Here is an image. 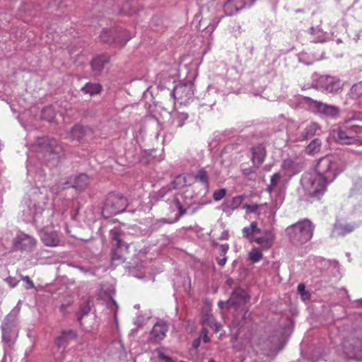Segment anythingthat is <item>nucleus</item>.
I'll list each match as a JSON object with an SVG mask.
<instances>
[{
  "mask_svg": "<svg viewBox=\"0 0 362 362\" xmlns=\"http://www.w3.org/2000/svg\"><path fill=\"white\" fill-rule=\"evenodd\" d=\"M218 21L214 17L209 8L202 7L198 13H197L192 21V25L199 31H202L204 36L210 37Z\"/></svg>",
  "mask_w": 362,
  "mask_h": 362,
  "instance_id": "obj_9",
  "label": "nucleus"
},
{
  "mask_svg": "<svg viewBox=\"0 0 362 362\" xmlns=\"http://www.w3.org/2000/svg\"><path fill=\"white\" fill-rule=\"evenodd\" d=\"M13 90L10 84H4L0 82V99L6 101L13 112H18L17 118L21 125L27 130V124L25 122L35 118L39 112V107L33 105L29 109H26V102L23 99H18L16 103H13L11 100Z\"/></svg>",
  "mask_w": 362,
  "mask_h": 362,
  "instance_id": "obj_5",
  "label": "nucleus"
},
{
  "mask_svg": "<svg viewBox=\"0 0 362 362\" xmlns=\"http://www.w3.org/2000/svg\"><path fill=\"white\" fill-rule=\"evenodd\" d=\"M338 160L333 156L321 158L314 172L303 175L301 185L304 190L312 197L319 199L327 191V186L339 174Z\"/></svg>",
  "mask_w": 362,
  "mask_h": 362,
  "instance_id": "obj_2",
  "label": "nucleus"
},
{
  "mask_svg": "<svg viewBox=\"0 0 362 362\" xmlns=\"http://www.w3.org/2000/svg\"><path fill=\"white\" fill-rule=\"evenodd\" d=\"M309 33L313 36L311 41L313 42H324L328 40V34L319 28L311 27Z\"/></svg>",
  "mask_w": 362,
  "mask_h": 362,
  "instance_id": "obj_33",
  "label": "nucleus"
},
{
  "mask_svg": "<svg viewBox=\"0 0 362 362\" xmlns=\"http://www.w3.org/2000/svg\"><path fill=\"white\" fill-rule=\"evenodd\" d=\"M358 226L356 223H341L339 221L336 222L332 233V235L344 236L353 232Z\"/></svg>",
  "mask_w": 362,
  "mask_h": 362,
  "instance_id": "obj_24",
  "label": "nucleus"
},
{
  "mask_svg": "<svg viewBox=\"0 0 362 362\" xmlns=\"http://www.w3.org/2000/svg\"><path fill=\"white\" fill-rule=\"evenodd\" d=\"M186 74L185 78L187 81L175 86L172 92V95L175 103L181 105H186L191 103L194 99V87L192 80L197 76L195 71H189L187 65H180L179 69L177 67L171 69L170 71L168 81L175 82V80L181 76L182 74Z\"/></svg>",
  "mask_w": 362,
  "mask_h": 362,
  "instance_id": "obj_4",
  "label": "nucleus"
},
{
  "mask_svg": "<svg viewBox=\"0 0 362 362\" xmlns=\"http://www.w3.org/2000/svg\"><path fill=\"white\" fill-rule=\"evenodd\" d=\"M69 362H81V361L78 358H76L75 360L69 361Z\"/></svg>",
  "mask_w": 362,
  "mask_h": 362,
  "instance_id": "obj_64",
  "label": "nucleus"
},
{
  "mask_svg": "<svg viewBox=\"0 0 362 362\" xmlns=\"http://www.w3.org/2000/svg\"><path fill=\"white\" fill-rule=\"evenodd\" d=\"M226 194V189L225 188H222L218 190H216L213 193V198L214 201L218 202L221 200Z\"/></svg>",
  "mask_w": 362,
  "mask_h": 362,
  "instance_id": "obj_46",
  "label": "nucleus"
},
{
  "mask_svg": "<svg viewBox=\"0 0 362 362\" xmlns=\"http://www.w3.org/2000/svg\"><path fill=\"white\" fill-rule=\"evenodd\" d=\"M303 170L300 163L291 158H286L282 160L281 170L284 175L289 178L298 174Z\"/></svg>",
  "mask_w": 362,
  "mask_h": 362,
  "instance_id": "obj_16",
  "label": "nucleus"
},
{
  "mask_svg": "<svg viewBox=\"0 0 362 362\" xmlns=\"http://www.w3.org/2000/svg\"><path fill=\"white\" fill-rule=\"evenodd\" d=\"M19 313L20 308L17 305L5 317L1 325L2 339L9 346L18 337Z\"/></svg>",
  "mask_w": 362,
  "mask_h": 362,
  "instance_id": "obj_10",
  "label": "nucleus"
},
{
  "mask_svg": "<svg viewBox=\"0 0 362 362\" xmlns=\"http://www.w3.org/2000/svg\"><path fill=\"white\" fill-rule=\"evenodd\" d=\"M200 342H201V338L200 337H198L197 339H194L192 342V346L194 348V349H197L199 345H200Z\"/></svg>",
  "mask_w": 362,
  "mask_h": 362,
  "instance_id": "obj_58",
  "label": "nucleus"
},
{
  "mask_svg": "<svg viewBox=\"0 0 362 362\" xmlns=\"http://www.w3.org/2000/svg\"><path fill=\"white\" fill-rule=\"evenodd\" d=\"M128 205L126 197L119 193H110L103 209V214L107 218L125 211Z\"/></svg>",
  "mask_w": 362,
  "mask_h": 362,
  "instance_id": "obj_11",
  "label": "nucleus"
},
{
  "mask_svg": "<svg viewBox=\"0 0 362 362\" xmlns=\"http://www.w3.org/2000/svg\"><path fill=\"white\" fill-rule=\"evenodd\" d=\"M306 102L310 110L321 115L334 118L339 114V109L334 105L323 103L310 98H306Z\"/></svg>",
  "mask_w": 362,
  "mask_h": 362,
  "instance_id": "obj_14",
  "label": "nucleus"
},
{
  "mask_svg": "<svg viewBox=\"0 0 362 362\" xmlns=\"http://www.w3.org/2000/svg\"><path fill=\"white\" fill-rule=\"evenodd\" d=\"M249 300L250 296L244 289L241 288H236L233 291L227 304L230 307H238L240 306L241 304L246 303Z\"/></svg>",
  "mask_w": 362,
  "mask_h": 362,
  "instance_id": "obj_20",
  "label": "nucleus"
},
{
  "mask_svg": "<svg viewBox=\"0 0 362 362\" xmlns=\"http://www.w3.org/2000/svg\"><path fill=\"white\" fill-rule=\"evenodd\" d=\"M144 323V319L142 317H138L134 322V324L138 326H142Z\"/></svg>",
  "mask_w": 362,
  "mask_h": 362,
  "instance_id": "obj_57",
  "label": "nucleus"
},
{
  "mask_svg": "<svg viewBox=\"0 0 362 362\" xmlns=\"http://www.w3.org/2000/svg\"><path fill=\"white\" fill-rule=\"evenodd\" d=\"M188 175L186 174H182L177 175L173 182L174 188H181L184 186L188 185L190 182L187 180Z\"/></svg>",
  "mask_w": 362,
  "mask_h": 362,
  "instance_id": "obj_42",
  "label": "nucleus"
},
{
  "mask_svg": "<svg viewBox=\"0 0 362 362\" xmlns=\"http://www.w3.org/2000/svg\"><path fill=\"white\" fill-rule=\"evenodd\" d=\"M208 173L204 168L198 170L195 179L200 182L206 188L209 186Z\"/></svg>",
  "mask_w": 362,
  "mask_h": 362,
  "instance_id": "obj_43",
  "label": "nucleus"
},
{
  "mask_svg": "<svg viewBox=\"0 0 362 362\" xmlns=\"http://www.w3.org/2000/svg\"><path fill=\"white\" fill-rule=\"evenodd\" d=\"M42 243L49 247H56L59 244V238L56 231L42 233L41 235Z\"/></svg>",
  "mask_w": 362,
  "mask_h": 362,
  "instance_id": "obj_30",
  "label": "nucleus"
},
{
  "mask_svg": "<svg viewBox=\"0 0 362 362\" xmlns=\"http://www.w3.org/2000/svg\"><path fill=\"white\" fill-rule=\"evenodd\" d=\"M62 155V146L55 139L48 136L37 138L28 153L26 166L28 178L35 184L33 194L36 193V189H45V174L42 163L55 166Z\"/></svg>",
  "mask_w": 362,
  "mask_h": 362,
  "instance_id": "obj_1",
  "label": "nucleus"
},
{
  "mask_svg": "<svg viewBox=\"0 0 362 362\" xmlns=\"http://www.w3.org/2000/svg\"><path fill=\"white\" fill-rule=\"evenodd\" d=\"M101 290L110 298V300L107 303V306L111 310L113 311L114 317L117 322V311L118 309V305L116 301L113 299V296L115 293V288L111 284H104L102 286Z\"/></svg>",
  "mask_w": 362,
  "mask_h": 362,
  "instance_id": "obj_26",
  "label": "nucleus"
},
{
  "mask_svg": "<svg viewBox=\"0 0 362 362\" xmlns=\"http://www.w3.org/2000/svg\"><path fill=\"white\" fill-rule=\"evenodd\" d=\"M293 328V320L288 319L281 337H273L260 343L262 354L268 357L274 358L283 349L284 341L291 334Z\"/></svg>",
  "mask_w": 362,
  "mask_h": 362,
  "instance_id": "obj_7",
  "label": "nucleus"
},
{
  "mask_svg": "<svg viewBox=\"0 0 362 362\" xmlns=\"http://www.w3.org/2000/svg\"><path fill=\"white\" fill-rule=\"evenodd\" d=\"M275 235L270 230H265L262 232V235L255 237L253 242L260 246L262 250H268L273 245Z\"/></svg>",
  "mask_w": 362,
  "mask_h": 362,
  "instance_id": "obj_22",
  "label": "nucleus"
},
{
  "mask_svg": "<svg viewBox=\"0 0 362 362\" xmlns=\"http://www.w3.org/2000/svg\"><path fill=\"white\" fill-rule=\"evenodd\" d=\"M24 219L32 221L39 230L58 225L62 219V214L53 207H45L37 202L35 199H30L23 209Z\"/></svg>",
  "mask_w": 362,
  "mask_h": 362,
  "instance_id": "obj_3",
  "label": "nucleus"
},
{
  "mask_svg": "<svg viewBox=\"0 0 362 362\" xmlns=\"http://www.w3.org/2000/svg\"><path fill=\"white\" fill-rule=\"evenodd\" d=\"M243 208L247 209L250 213H257L259 205H257V204H245Z\"/></svg>",
  "mask_w": 362,
  "mask_h": 362,
  "instance_id": "obj_49",
  "label": "nucleus"
},
{
  "mask_svg": "<svg viewBox=\"0 0 362 362\" xmlns=\"http://www.w3.org/2000/svg\"><path fill=\"white\" fill-rule=\"evenodd\" d=\"M56 112L52 105L43 108L41 111L40 117L48 122H52L55 117Z\"/></svg>",
  "mask_w": 362,
  "mask_h": 362,
  "instance_id": "obj_39",
  "label": "nucleus"
},
{
  "mask_svg": "<svg viewBox=\"0 0 362 362\" xmlns=\"http://www.w3.org/2000/svg\"><path fill=\"white\" fill-rule=\"evenodd\" d=\"M68 305H65V304H62L61 306H60V311L63 313V314H65L66 313V309L68 308Z\"/></svg>",
  "mask_w": 362,
  "mask_h": 362,
  "instance_id": "obj_59",
  "label": "nucleus"
},
{
  "mask_svg": "<svg viewBox=\"0 0 362 362\" xmlns=\"http://www.w3.org/2000/svg\"><path fill=\"white\" fill-rule=\"evenodd\" d=\"M243 236L247 238L249 242L252 243L255 237V234L260 233L261 230L257 227V223L252 221L249 226L244 227L242 230Z\"/></svg>",
  "mask_w": 362,
  "mask_h": 362,
  "instance_id": "obj_31",
  "label": "nucleus"
},
{
  "mask_svg": "<svg viewBox=\"0 0 362 362\" xmlns=\"http://www.w3.org/2000/svg\"><path fill=\"white\" fill-rule=\"evenodd\" d=\"M92 129L88 127H83L81 125H75L71 128L69 133V137L73 140H77L78 141L85 139H91L93 136Z\"/></svg>",
  "mask_w": 362,
  "mask_h": 362,
  "instance_id": "obj_17",
  "label": "nucleus"
},
{
  "mask_svg": "<svg viewBox=\"0 0 362 362\" xmlns=\"http://www.w3.org/2000/svg\"><path fill=\"white\" fill-rule=\"evenodd\" d=\"M342 349L347 358L350 359L357 358L356 353L359 350V348L351 343L349 340H346L342 342Z\"/></svg>",
  "mask_w": 362,
  "mask_h": 362,
  "instance_id": "obj_35",
  "label": "nucleus"
},
{
  "mask_svg": "<svg viewBox=\"0 0 362 362\" xmlns=\"http://www.w3.org/2000/svg\"><path fill=\"white\" fill-rule=\"evenodd\" d=\"M267 190L271 195L274 193H278L279 199L281 202V194L284 190V185L283 184L281 173H276L271 177L270 183L267 186Z\"/></svg>",
  "mask_w": 362,
  "mask_h": 362,
  "instance_id": "obj_19",
  "label": "nucleus"
},
{
  "mask_svg": "<svg viewBox=\"0 0 362 362\" xmlns=\"http://www.w3.org/2000/svg\"><path fill=\"white\" fill-rule=\"evenodd\" d=\"M308 360L310 361H311V362H317V361H319L320 358H308Z\"/></svg>",
  "mask_w": 362,
  "mask_h": 362,
  "instance_id": "obj_61",
  "label": "nucleus"
},
{
  "mask_svg": "<svg viewBox=\"0 0 362 362\" xmlns=\"http://www.w3.org/2000/svg\"><path fill=\"white\" fill-rule=\"evenodd\" d=\"M321 146V140L315 139L306 146L305 153L308 155H314L320 151Z\"/></svg>",
  "mask_w": 362,
  "mask_h": 362,
  "instance_id": "obj_37",
  "label": "nucleus"
},
{
  "mask_svg": "<svg viewBox=\"0 0 362 362\" xmlns=\"http://www.w3.org/2000/svg\"><path fill=\"white\" fill-rule=\"evenodd\" d=\"M252 162L257 168H258L264 161L267 151L263 144L256 145L251 148Z\"/></svg>",
  "mask_w": 362,
  "mask_h": 362,
  "instance_id": "obj_21",
  "label": "nucleus"
},
{
  "mask_svg": "<svg viewBox=\"0 0 362 362\" xmlns=\"http://www.w3.org/2000/svg\"><path fill=\"white\" fill-rule=\"evenodd\" d=\"M168 331V325L163 320L158 321L150 332L148 341L155 344L161 341L166 337Z\"/></svg>",
  "mask_w": 362,
  "mask_h": 362,
  "instance_id": "obj_15",
  "label": "nucleus"
},
{
  "mask_svg": "<svg viewBox=\"0 0 362 362\" xmlns=\"http://www.w3.org/2000/svg\"><path fill=\"white\" fill-rule=\"evenodd\" d=\"M77 337L76 332L73 329L63 331L60 336L55 339V344L58 349H64L69 343Z\"/></svg>",
  "mask_w": 362,
  "mask_h": 362,
  "instance_id": "obj_27",
  "label": "nucleus"
},
{
  "mask_svg": "<svg viewBox=\"0 0 362 362\" xmlns=\"http://www.w3.org/2000/svg\"><path fill=\"white\" fill-rule=\"evenodd\" d=\"M349 95L353 100H357L362 97V81L355 83L351 86Z\"/></svg>",
  "mask_w": 362,
  "mask_h": 362,
  "instance_id": "obj_41",
  "label": "nucleus"
},
{
  "mask_svg": "<svg viewBox=\"0 0 362 362\" xmlns=\"http://www.w3.org/2000/svg\"><path fill=\"white\" fill-rule=\"evenodd\" d=\"M249 258L253 263L259 262L262 258V254L257 248H253L249 253Z\"/></svg>",
  "mask_w": 362,
  "mask_h": 362,
  "instance_id": "obj_44",
  "label": "nucleus"
},
{
  "mask_svg": "<svg viewBox=\"0 0 362 362\" xmlns=\"http://www.w3.org/2000/svg\"><path fill=\"white\" fill-rule=\"evenodd\" d=\"M227 258L226 257H221L217 258V263L219 266L223 267L226 263Z\"/></svg>",
  "mask_w": 362,
  "mask_h": 362,
  "instance_id": "obj_56",
  "label": "nucleus"
},
{
  "mask_svg": "<svg viewBox=\"0 0 362 362\" xmlns=\"http://www.w3.org/2000/svg\"><path fill=\"white\" fill-rule=\"evenodd\" d=\"M199 337L205 344L210 342V338L208 336V330L206 327L202 328Z\"/></svg>",
  "mask_w": 362,
  "mask_h": 362,
  "instance_id": "obj_48",
  "label": "nucleus"
},
{
  "mask_svg": "<svg viewBox=\"0 0 362 362\" xmlns=\"http://www.w3.org/2000/svg\"><path fill=\"white\" fill-rule=\"evenodd\" d=\"M132 38V35L124 30L119 31L104 29L100 35L101 41L107 43H115L116 45L123 47Z\"/></svg>",
  "mask_w": 362,
  "mask_h": 362,
  "instance_id": "obj_13",
  "label": "nucleus"
},
{
  "mask_svg": "<svg viewBox=\"0 0 362 362\" xmlns=\"http://www.w3.org/2000/svg\"><path fill=\"white\" fill-rule=\"evenodd\" d=\"M188 119V115L185 112H172L170 113L171 124L176 127H181Z\"/></svg>",
  "mask_w": 362,
  "mask_h": 362,
  "instance_id": "obj_34",
  "label": "nucleus"
},
{
  "mask_svg": "<svg viewBox=\"0 0 362 362\" xmlns=\"http://www.w3.org/2000/svg\"><path fill=\"white\" fill-rule=\"evenodd\" d=\"M5 281L11 288L16 287L18 283L16 278L11 276L6 278Z\"/></svg>",
  "mask_w": 362,
  "mask_h": 362,
  "instance_id": "obj_51",
  "label": "nucleus"
},
{
  "mask_svg": "<svg viewBox=\"0 0 362 362\" xmlns=\"http://www.w3.org/2000/svg\"><path fill=\"white\" fill-rule=\"evenodd\" d=\"M22 280L26 284V286H25L26 289H30V288H32L34 287V284L30 280L29 276H22Z\"/></svg>",
  "mask_w": 362,
  "mask_h": 362,
  "instance_id": "obj_52",
  "label": "nucleus"
},
{
  "mask_svg": "<svg viewBox=\"0 0 362 362\" xmlns=\"http://www.w3.org/2000/svg\"><path fill=\"white\" fill-rule=\"evenodd\" d=\"M313 86L323 93H338L342 90L344 83L337 76L322 75L313 81Z\"/></svg>",
  "mask_w": 362,
  "mask_h": 362,
  "instance_id": "obj_12",
  "label": "nucleus"
},
{
  "mask_svg": "<svg viewBox=\"0 0 362 362\" xmlns=\"http://www.w3.org/2000/svg\"><path fill=\"white\" fill-rule=\"evenodd\" d=\"M165 73H160L158 76H157V79L158 80H162L163 78L165 79Z\"/></svg>",
  "mask_w": 362,
  "mask_h": 362,
  "instance_id": "obj_60",
  "label": "nucleus"
},
{
  "mask_svg": "<svg viewBox=\"0 0 362 362\" xmlns=\"http://www.w3.org/2000/svg\"><path fill=\"white\" fill-rule=\"evenodd\" d=\"M298 58L299 62H300L303 64H305V65H310L314 62L313 57H311L306 52H300L298 54Z\"/></svg>",
  "mask_w": 362,
  "mask_h": 362,
  "instance_id": "obj_45",
  "label": "nucleus"
},
{
  "mask_svg": "<svg viewBox=\"0 0 362 362\" xmlns=\"http://www.w3.org/2000/svg\"><path fill=\"white\" fill-rule=\"evenodd\" d=\"M88 176L86 174L81 173L74 177H71L69 180L65 183V185L78 190H83L88 185Z\"/></svg>",
  "mask_w": 362,
  "mask_h": 362,
  "instance_id": "obj_25",
  "label": "nucleus"
},
{
  "mask_svg": "<svg viewBox=\"0 0 362 362\" xmlns=\"http://www.w3.org/2000/svg\"><path fill=\"white\" fill-rule=\"evenodd\" d=\"M201 322L203 327H210L218 332L221 326L215 322L214 317L210 312L202 313Z\"/></svg>",
  "mask_w": 362,
  "mask_h": 362,
  "instance_id": "obj_29",
  "label": "nucleus"
},
{
  "mask_svg": "<svg viewBox=\"0 0 362 362\" xmlns=\"http://www.w3.org/2000/svg\"><path fill=\"white\" fill-rule=\"evenodd\" d=\"M89 312H90V308L88 305L81 306L80 308V310L77 314V319L81 325H82V322H81L82 317H83V315H87Z\"/></svg>",
  "mask_w": 362,
  "mask_h": 362,
  "instance_id": "obj_47",
  "label": "nucleus"
},
{
  "mask_svg": "<svg viewBox=\"0 0 362 362\" xmlns=\"http://www.w3.org/2000/svg\"><path fill=\"white\" fill-rule=\"evenodd\" d=\"M229 249V246L228 244H223L219 247V255L221 257H226V254L227 253Z\"/></svg>",
  "mask_w": 362,
  "mask_h": 362,
  "instance_id": "obj_53",
  "label": "nucleus"
},
{
  "mask_svg": "<svg viewBox=\"0 0 362 362\" xmlns=\"http://www.w3.org/2000/svg\"><path fill=\"white\" fill-rule=\"evenodd\" d=\"M13 244L17 250L30 251L35 247L36 240L27 234L21 233L15 238Z\"/></svg>",
  "mask_w": 362,
  "mask_h": 362,
  "instance_id": "obj_18",
  "label": "nucleus"
},
{
  "mask_svg": "<svg viewBox=\"0 0 362 362\" xmlns=\"http://www.w3.org/2000/svg\"><path fill=\"white\" fill-rule=\"evenodd\" d=\"M173 202H175L176 207L181 211L182 206L180 201V196H175L173 198Z\"/></svg>",
  "mask_w": 362,
  "mask_h": 362,
  "instance_id": "obj_55",
  "label": "nucleus"
},
{
  "mask_svg": "<svg viewBox=\"0 0 362 362\" xmlns=\"http://www.w3.org/2000/svg\"><path fill=\"white\" fill-rule=\"evenodd\" d=\"M320 132L321 128L320 125L316 122H310V124H307V126L302 131L300 134L296 139H295V141H305L315 135H319Z\"/></svg>",
  "mask_w": 362,
  "mask_h": 362,
  "instance_id": "obj_23",
  "label": "nucleus"
},
{
  "mask_svg": "<svg viewBox=\"0 0 362 362\" xmlns=\"http://www.w3.org/2000/svg\"><path fill=\"white\" fill-rule=\"evenodd\" d=\"M111 239L115 243L114 245L118 247L121 248L124 245V243L122 242L121 239V232L120 230L117 228H114L110 232Z\"/></svg>",
  "mask_w": 362,
  "mask_h": 362,
  "instance_id": "obj_40",
  "label": "nucleus"
},
{
  "mask_svg": "<svg viewBox=\"0 0 362 362\" xmlns=\"http://www.w3.org/2000/svg\"><path fill=\"white\" fill-rule=\"evenodd\" d=\"M254 1L251 3L248 4L247 0H228V1L225 4L224 8L226 10L233 7L235 11H238L240 9H243L246 7H250Z\"/></svg>",
  "mask_w": 362,
  "mask_h": 362,
  "instance_id": "obj_36",
  "label": "nucleus"
},
{
  "mask_svg": "<svg viewBox=\"0 0 362 362\" xmlns=\"http://www.w3.org/2000/svg\"><path fill=\"white\" fill-rule=\"evenodd\" d=\"M81 90L86 94L93 95L100 92L101 86L99 83H88L81 88Z\"/></svg>",
  "mask_w": 362,
  "mask_h": 362,
  "instance_id": "obj_38",
  "label": "nucleus"
},
{
  "mask_svg": "<svg viewBox=\"0 0 362 362\" xmlns=\"http://www.w3.org/2000/svg\"><path fill=\"white\" fill-rule=\"evenodd\" d=\"M357 303L360 307H362V298L358 300Z\"/></svg>",
  "mask_w": 362,
  "mask_h": 362,
  "instance_id": "obj_63",
  "label": "nucleus"
},
{
  "mask_svg": "<svg viewBox=\"0 0 362 362\" xmlns=\"http://www.w3.org/2000/svg\"><path fill=\"white\" fill-rule=\"evenodd\" d=\"M314 228L313 223L305 218L288 226L286 233L293 245H303L312 238Z\"/></svg>",
  "mask_w": 362,
  "mask_h": 362,
  "instance_id": "obj_6",
  "label": "nucleus"
},
{
  "mask_svg": "<svg viewBox=\"0 0 362 362\" xmlns=\"http://www.w3.org/2000/svg\"><path fill=\"white\" fill-rule=\"evenodd\" d=\"M109 60L110 57L107 54L95 57L91 62V67L94 75H99L102 72L105 64H107Z\"/></svg>",
  "mask_w": 362,
  "mask_h": 362,
  "instance_id": "obj_28",
  "label": "nucleus"
},
{
  "mask_svg": "<svg viewBox=\"0 0 362 362\" xmlns=\"http://www.w3.org/2000/svg\"><path fill=\"white\" fill-rule=\"evenodd\" d=\"M245 198V195H238L232 198L231 200L226 202L223 205L224 211H233L238 209Z\"/></svg>",
  "mask_w": 362,
  "mask_h": 362,
  "instance_id": "obj_32",
  "label": "nucleus"
},
{
  "mask_svg": "<svg viewBox=\"0 0 362 362\" xmlns=\"http://www.w3.org/2000/svg\"><path fill=\"white\" fill-rule=\"evenodd\" d=\"M362 134V127L346 122L332 129V135L336 141L340 144L351 145L360 141Z\"/></svg>",
  "mask_w": 362,
  "mask_h": 362,
  "instance_id": "obj_8",
  "label": "nucleus"
},
{
  "mask_svg": "<svg viewBox=\"0 0 362 362\" xmlns=\"http://www.w3.org/2000/svg\"><path fill=\"white\" fill-rule=\"evenodd\" d=\"M298 291L301 295L302 298L305 299L307 298V292L305 291V286L303 284H300L298 286Z\"/></svg>",
  "mask_w": 362,
  "mask_h": 362,
  "instance_id": "obj_54",
  "label": "nucleus"
},
{
  "mask_svg": "<svg viewBox=\"0 0 362 362\" xmlns=\"http://www.w3.org/2000/svg\"><path fill=\"white\" fill-rule=\"evenodd\" d=\"M77 268L81 271L82 272H84V273H86L88 271L86 269H85L83 267H77Z\"/></svg>",
  "mask_w": 362,
  "mask_h": 362,
  "instance_id": "obj_62",
  "label": "nucleus"
},
{
  "mask_svg": "<svg viewBox=\"0 0 362 362\" xmlns=\"http://www.w3.org/2000/svg\"><path fill=\"white\" fill-rule=\"evenodd\" d=\"M242 172L245 176L248 177L250 180L253 179L255 175V171L251 168H244Z\"/></svg>",
  "mask_w": 362,
  "mask_h": 362,
  "instance_id": "obj_50",
  "label": "nucleus"
}]
</instances>
